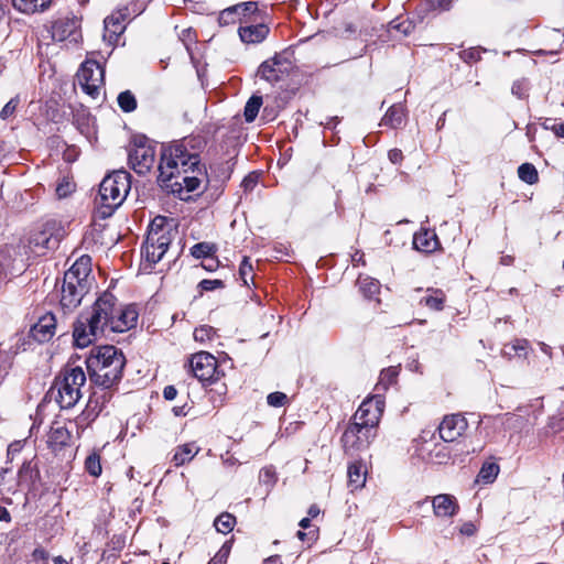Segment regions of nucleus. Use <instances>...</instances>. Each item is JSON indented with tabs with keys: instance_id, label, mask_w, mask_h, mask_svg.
Listing matches in <instances>:
<instances>
[{
	"instance_id": "obj_41",
	"label": "nucleus",
	"mask_w": 564,
	"mask_h": 564,
	"mask_svg": "<svg viewBox=\"0 0 564 564\" xmlns=\"http://www.w3.org/2000/svg\"><path fill=\"white\" fill-rule=\"evenodd\" d=\"M86 471L94 477L100 476L102 468L100 464V456L97 453H91L85 460Z\"/></svg>"
},
{
	"instance_id": "obj_64",
	"label": "nucleus",
	"mask_w": 564,
	"mask_h": 564,
	"mask_svg": "<svg viewBox=\"0 0 564 564\" xmlns=\"http://www.w3.org/2000/svg\"><path fill=\"white\" fill-rule=\"evenodd\" d=\"M262 564H282L281 556L280 555H272L269 556L263 561Z\"/></svg>"
},
{
	"instance_id": "obj_35",
	"label": "nucleus",
	"mask_w": 564,
	"mask_h": 564,
	"mask_svg": "<svg viewBox=\"0 0 564 564\" xmlns=\"http://www.w3.org/2000/svg\"><path fill=\"white\" fill-rule=\"evenodd\" d=\"M217 247L210 242H198L191 248V254L196 259L215 256Z\"/></svg>"
},
{
	"instance_id": "obj_24",
	"label": "nucleus",
	"mask_w": 564,
	"mask_h": 564,
	"mask_svg": "<svg viewBox=\"0 0 564 564\" xmlns=\"http://www.w3.org/2000/svg\"><path fill=\"white\" fill-rule=\"evenodd\" d=\"M446 301L445 293L440 289H427L426 294L421 297L420 304L432 311H442Z\"/></svg>"
},
{
	"instance_id": "obj_5",
	"label": "nucleus",
	"mask_w": 564,
	"mask_h": 564,
	"mask_svg": "<svg viewBox=\"0 0 564 564\" xmlns=\"http://www.w3.org/2000/svg\"><path fill=\"white\" fill-rule=\"evenodd\" d=\"M176 235L177 227L173 218L156 216L151 221L143 247L145 261L150 267L162 260Z\"/></svg>"
},
{
	"instance_id": "obj_2",
	"label": "nucleus",
	"mask_w": 564,
	"mask_h": 564,
	"mask_svg": "<svg viewBox=\"0 0 564 564\" xmlns=\"http://www.w3.org/2000/svg\"><path fill=\"white\" fill-rule=\"evenodd\" d=\"M117 297L106 291L99 295L93 306L82 312L74 323L73 338L78 348H85L98 338L111 333L112 314L116 312Z\"/></svg>"
},
{
	"instance_id": "obj_19",
	"label": "nucleus",
	"mask_w": 564,
	"mask_h": 564,
	"mask_svg": "<svg viewBox=\"0 0 564 564\" xmlns=\"http://www.w3.org/2000/svg\"><path fill=\"white\" fill-rule=\"evenodd\" d=\"M432 506L434 516L438 518L454 517L459 510L456 498L448 494L435 496L432 499Z\"/></svg>"
},
{
	"instance_id": "obj_33",
	"label": "nucleus",
	"mask_w": 564,
	"mask_h": 564,
	"mask_svg": "<svg viewBox=\"0 0 564 564\" xmlns=\"http://www.w3.org/2000/svg\"><path fill=\"white\" fill-rule=\"evenodd\" d=\"M518 176L527 184L533 185L539 181V174L535 166L531 163H523L518 167Z\"/></svg>"
},
{
	"instance_id": "obj_23",
	"label": "nucleus",
	"mask_w": 564,
	"mask_h": 564,
	"mask_svg": "<svg viewBox=\"0 0 564 564\" xmlns=\"http://www.w3.org/2000/svg\"><path fill=\"white\" fill-rule=\"evenodd\" d=\"M405 117L404 107L401 104L392 105L381 119L380 126L397 129L402 126Z\"/></svg>"
},
{
	"instance_id": "obj_57",
	"label": "nucleus",
	"mask_w": 564,
	"mask_h": 564,
	"mask_svg": "<svg viewBox=\"0 0 564 564\" xmlns=\"http://www.w3.org/2000/svg\"><path fill=\"white\" fill-rule=\"evenodd\" d=\"M546 129H551L557 137L564 138V123H553L552 126H545Z\"/></svg>"
},
{
	"instance_id": "obj_26",
	"label": "nucleus",
	"mask_w": 564,
	"mask_h": 564,
	"mask_svg": "<svg viewBox=\"0 0 564 564\" xmlns=\"http://www.w3.org/2000/svg\"><path fill=\"white\" fill-rule=\"evenodd\" d=\"M104 39L109 43L116 42L118 36L123 32L124 25L119 17L110 15L105 19Z\"/></svg>"
},
{
	"instance_id": "obj_7",
	"label": "nucleus",
	"mask_w": 564,
	"mask_h": 564,
	"mask_svg": "<svg viewBox=\"0 0 564 564\" xmlns=\"http://www.w3.org/2000/svg\"><path fill=\"white\" fill-rule=\"evenodd\" d=\"M65 235L66 229L63 223L51 218L33 230L29 245L33 252L44 254L47 250L56 249Z\"/></svg>"
},
{
	"instance_id": "obj_49",
	"label": "nucleus",
	"mask_w": 564,
	"mask_h": 564,
	"mask_svg": "<svg viewBox=\"0 0 564 564\" xmlns=\"http://www.w3.org/2000/svg\"><path fill=\"white\" fill-rule=\"evenodd\" d=\"M11 362L8 354H0V382L9 373Z\"/></svg>"
},
{
	"instance_id": "obj_15",
	"label": "nucleus",
	"mask_w": 564,
	"mask_h": 564,
	"mask_svg": "<svg viewBox=\"0 0 564 564\" xmlns=\"http://www.w3.org/2000/svg\"><path fill=\"white\" fill-rule=\"evenodd\" d=\"M79 28V20L75 15L62 17L52 24V39L57 42L77 43L82 36Z\"/></svg>"
},
{
	"instance_id": "obj_12",
	"label": "nucleus",
	"mask_w": 564,
	"mask_h": 564,
	"mask_svg": "<svg viewBox=\"0 0 564 564\" xmlns=\"http://www.w3.org/2000/svg\"><path fill=\"white\" fill-rule=\"evenodd\" d=\"M189 367L194 377L202 382L217 383L219 380L217 359L209 352L194 354L189 359Z\"/></svg>"
},
{
	"instance_id": "obj_3",
	"label": "nucleus",
	"mask_w": 564,
	"mask_h": 564,
	"mask_svg": "<svg viewBox=\"0 0 564 564\" xmlns=\"http://www.w3.org/2000/svg\"><path fill=\"white\" fill-rule=\"evenodd\" d=\"M85 364L90 382L110 389L122 378L126 357L117 347L106 345L93 348Z\"/></svg>"
},
{
	"instance_id": "obj_56",
	"label": "nucleus",
	"mask_w": 564,
	"mask_h": 564,
	"mask_svg": "<svg viewBox=\"0 0 564 564\" xmlns=\"http://www.w3.org/2000/svg\"><path fill=\"white\" fill-rule=\"evenodd\" d=\"M459 531L462 534L470 536L476 532V527L471 522H466L460 527Z\"/></svg>"
},
{
	"instance_id": "obj_1",
	"label": "nucleus",
	"mask_w": 564,
	"mask_h": 564,
	"mask_svg": "<svg viewBox=\"0 0 564 564\" xmlns=\"http://www.w3.org/2000/svg\"><path fill=\"white\" fill-rule=\"evenodd\" d=\"M206 142L200 135H191L163 145L159 163L158 182L177 193H192L200 187L205 175L199 154Z\"/></svg>"
},
{
	"instance_id": "obj_47",
	"label": "nucleus",
	"mask_w": 564,
	"mask_h": 564,
	"mask_svg": "<svg viewBox=\"0 0 564 564\" xmlns=\"http://www.w3.org/2000/svg\"><path fill=\"white\" fill-rule=\"evenodd\" d=\"M198 286L202 289V291H214L216 289H223L225 286L224 282L221 280L215 279V280H202L198 284Z\"/></svg>"
},
{
	"instance_id": "obj_9",
	"label": "nucleus",
	"mask_w": 564,
	"mask_h": 564,
	"mask_svg": "<svg viewBox=\"0 0 564 564\" xmlns=\"http://www.w3.org/2000/svg\"><path fill=\"white\" fill-rule=\"evenodd\" d=\"M377 436V427L371 424H359L351 421L346 427L341 436L343 446L346 453L354 454L356 452L368 448L370 443Z\"/></svg>"
},
{
	"instance_id": "obj_4",
	"label": "nucleus",
	"mask_w": 564,
	"mask_h": 564,
	"mask_svg": "<svg viewBox=\"0 0 564 564\" xmlns=\"http://www.w3.org/2000/svg\"><path fill=\"white\" fill-rule=\"evenodd\" d=\"M86 375L82 367L66 366L55 377L47 395L55 400L62 410L74 408L83 397Z\"/></svg>"
},
{
	"instance_id": "obj_51",
	"label": "nucleus",
	"mask_w": 564,
	"mask_h": 564,
	"mask_svg": "<svg viewBox=\"0 0 564 564\" xmlns=\"http://www.w3.org/2000/svg\"><path fill=\"white\" fill-rule=\"evenodd\" d=\"M23 441H14L8 446V458L13 459V457L19 454L23 448Z\"/></svg>"
},
{
	"instance_id": "obj_32",
	"label": "nucleus",
	"mask_w": 564,
	"mask_h": 564,
	"mask_svg": "<svg viewBox=\"0 0 564 564\" xmlns=\"http://www.w3.org/2000/svg\"><path fill=\"white\" fill-rule=\"evenodd\" d=\"M261 106H262V97L261 96L253 95L248 99V101L245 106V111H243V116H245V119L247 122H252L257 118Z\"/></svg>"
},
{
	"instance_id": "obj_10",
	"label": "nucleus",
	"mask_w": 564,
	"mask_h": 564,
	"mask_svg": "<svg viewBox=\"0 0 564 564\" xmlns=\"http://www.w3.org/2000/svg\"><path fill=\"white\" fill-rule=\"evenodd\" d=\"M77 80L82 89L96 99L104 86L105 69L94 59H86L77 72Z\"/></svg>"
},
{
	"instance_id": "obj_18",
	"label": "nucleus",
	"mask_w": 564,
	"mask_h": 564,
	"mask_svg": "<svg viewBox=\"0 0 564 564\" xmlns=\"http://www.w3.org/2000/svg\"><path fill=\"white\" fill-rule=\"evenodd\" d=\"M56 330V317L52 313H46L41 316L37 322L31 328L32 337L44 343L50 340Z\"/></svg>"
},
{
	"instance_id": "obj_63",
	"label": "nucleus",
	"mask_w": 564,
	"mask_h": 564,
	"mask_svg": "<svg viewBox=\"0 0 564 564\" xmlns=\"http://www.w3.org/2000/svg\"><path fill=\"white\" fill-rule=\"evenodd\" d=\"M91 404L93 401L89 400L88 405L82 415H86L87 417H89L91 414H94V419L97 416L98 412L95 411L96 406L91 408Z\"/></svg>"
},
{
	"instance_id": "obj_42",
	"label": "nucleus",
	"mask_w": 564,
	"mask_h": 564,
	"mask_svg": "<svg viewBox=\"0 0 564 564\" xmlns=\"http://www.w3.org/2000/svg\"><path fill=\"white\" fill-rule=\"evenodd\" d=\"M399 371L395 367L383 369L380 373L379 384L387 389L390 384L395 382Z\"/></svg>"
},
{
	"instance_id": "obj_43",
	"label": "nucleus",
	"mask_w": 564,
	"mask_h": 564,
	"mask_svg": "<svg viewBox=\"0 0 564 564\" xmlns=\"http://www.w3.org/2000/svg\"><path fill=\"white\" fill-rule=\"evenodd\" d=\"M252 264L248 257H243L240 267H239V275L243 282L245 285H248L249 279L252 280L253 276L251 275L252 272Z\"/></svg>"
},
{
	"instance_id": "obj_29",
	"label": "nucleus",
	"mask_w": 564,
	"mask_h": 564,
	"mask_svg": "<svg viewBox=\"0 0 564 564\" xmlns=\"http://www.w3.org/2000/svg\"><path fill=\"white\" fill-rule=\"evenodd\" d=\"M360 292L367 297L371 299L379 293L380 283L378 280L370 276H359L357 280Z\"/></svg>"
},
{
	"instance_id": "obj_37",
	"label": "nucleus",
	"mask_w": 564,
	"mask_h": 564,
	"mask_svg": "<svg viewBox=\"0 0 564 564\" xmlns=\"http://www.w3.org/2000/svg\"><path fill=\"white\" fill-rule=\"evenodd\" d=\"M240 13L235 6L228 7L224 9L218 17L219 25L226 26L230 24H235L236 22L240 21Z\"/></svg>"
},
{
	"instance_id": "obj_28",
	"label": "nucleus",
	"mask_w": 564,
	"mask_h": 564,
	"mask_svg": "<svg viewBox=\"0 0 564 564\" xmlns=\"http://www.w3.org/2000/svg\"><path fill=\"white\" fill-rule=\"evenodd\" d=\"M52 0H12L13 7L24 13L44 11Z\"/></svg>"
},
{
	"instance_id": "obj_21",
	"label": "nucleus",
	"mask_w": 564,
	"mask_h": 564,
	"mask_svg": "<svg viewBox=\"0 0 564 564\" xmlns=\"http://www.w3.org/2000/svg\"><path fill=\"white\" fill-rule=\"evenodd\" d=\"M239 36L242 42L256 44L262 42L269 34V28L265 24H254L239 28Z\"/></svg>"
},
{
	"instance_id": "obj_20",
	"label": "nucleus",
	"mask_w": 564,
	"mask_h": 564,
	"mask_svg": "<svg viewBox=\"0 0 564 564\" xmlns=\"http://www.w3.org/2000/svg\"><path fill=\"white\" fill-rule=\"evenodd\" d=\"M413 246L421 252L431 253L437 250L441 243L434 230L422 228L414 235Z\"/></svg>"
},
{
	"instance_id": "obj_54",
	"label": "nucleus",
	"mask_w": 564,
	"mask_h": 564,
	"mask_svg": "<svg viewBox=\"0 0 564 564\" xmlns=\"http://www.w3.org/2000/svg\"><path fill=\"white\" fill-rule=\"evenodd\" d=\"M206 261L203 263V268L207 271H214L218 268L219 261L214 257L205 258Z\"/></svg>"
},
{
	"instance_id": "obj_38",
	"label": "nucleus",
	"mask_w": 564,
	"mask_h": 564,
	"mask_svg": "<svg viewBox=\"0 0 564 564\" xmlns=\"http://www.w3.org/2000/svg\"><path fill=\"white\" fill-rule=\"evenodd\" d=\"M193 336L196 341L205 344L214 340L217 336V332L209 325H202L195 328Z\"/></svg>"
},
{
	"instance_id": "obj_59",
	"label": "nucleus",
	"mask_w": 564,
	"mask_h": 564,
	"mask_svg": "<svg viewBox=\"0 0 564 564\" xmlns=\"http://www.w3.org/2000/svg\"><path fill=\"white\" fill-rule=\"evenodd\" d=\"M69 183H66V184H59L56 188V193L59 197H65L69 192H70V188H69Z\"/></svg>"
},
{
	"instance_id": "obj_39",
	"label": "nucleus",
	"mask_w": 564,
	"mask_h": 564,
	"mask_svg": "<svg viewBox=\"0 0 564 564\" xmlns=\"http://www.w3.org/2000/svg\"><path fill=\"white\" fill-rule=\"evenodd\" d=\"M348 479L350 486H352L354 489H357L365 484V473L361 470V466L358 464H351L348 467Z\"/></svg>"
},
{
	"instance_id": "obj_14",
	"label": "nucleus",
	"mask_w": 564,
	"mask_h": 564,
	"mask_svg": "<svg viewBox=\"0 0 564 564\" xmlns=\"http://www.w3.org/2000/svg\"><path fill=\"white\" fill-rule=\"evenodd\" d=\"M88 290L89 283H82L75 280L73 274L64 275L61 290V306L67 311L75 310L82 303Z\"/></svg>"
},
{
	"instance_id": "obj_62",
	"label": "nucleus",
	"mask_w": 564,
	"mask_h": 564,
	"mask_svg": "<svg viewBox=\"0 0 564 564\" xmlns=\"http://www.w3.org/2000/svg\"><path fill=\"white\" fill-rule=\"evenodd\" d=\"M0 521L10 522L11 516L7 508L0 505Z\"/></svg>"
},
{
	"instance_id": "obj_16",
	"label": "nucleus",
	"mask_w": 564,
	"mask_h": 564,
	"mask_svg": "<svg viewBox=\"0 0 564 564\" xmlns=\"http://www.w3.org/2000/svg\"><path fill=\"white\" fill-rule=\"evenodd\" d=\"M468 427L467 420L462 414L446 415L440 424V436L445 442H454L460 437Z\"/></svg>"
},
{
	"instance_id": "obj_17",
	"label": "nucleus",
	"mask_w": 564,
	"mask_h": 564,
	"mask_svg": "<svg viewBox=\"0 0 564 564\" xmlns=\"http://www.w3.org/2000/svg\"><path fill=\"white\" fill-rule=\"evenodd\" d=\"M138 311L134 305L118 306L116 303V312L112 314L111 333H123L137 325Z\"/></svg>"
},
{
	"instance_id": "obj_52",
	"label": "nucleus",
	"mask_w": 564,
	"mask_h": 564,
	"mask_svg": "<svg viewBox=\"0 0 564 564\" xmlns=\"http://www.w3.org/2000/svg\"><path fill=\"white\" fill-rule=\"evenodd\" d=\"M431 8L440 10H448L451 8L452 0H429Z\"/></svg>"
},
{
	"instance_id": "obj_13",
	"label": "nucleus",
	"mask_w": 564,
	"mask_h": 564,
	"mask_svg": "<svg viewBox=\"0 0 564 564\" xmlns=\"http://www.w3.org/2000/svg\"><path fill=\"white\" fill-rule=\"evenodd\" d=\"M384 410V399L380 394L369 397L362 401L351 417V421L359 424H371L378 427Z\"/></svg>"
},
{
	"instance_id": "obj_27",
	"label": "nucleus",
	"mask_w": 564,
	"mask_h": 564,
	"mask_svg": "<svg viewBox=\"0 0 564 564\" xmlns=\"http://www.w3.org/2000/svg\"><path fill=\"white\" fill-rule=\"evenodd\" d=\"M199 452V447L194 444H184L178 446L173 455L172 462L175 466H182L187 462H191Z\"/></svg>"
},
{
	"instance_id": "obj_11",
	"label": "nucleus",
	"mask_w": 564,
	"mask_h": 564,
	"mask_svg": "<svg viewBox=\"0 0 564 564\" xmlns=\"http://www.w3.org/2000/svg\"><path fill=\"white\" fill-rule=\"evenodd\" d=\"M292 68L293 65L288 54L278 53L259 66L257 75L270 84H275L289 76Z\"/></svg>"
},
{
	"instance_id": "obj_55",
	"label": "nucleus",
	"mask_w": 564,
	"mask_h": 564,
	"mask_svg": "<svg viewBox=\"0 0 564 564\" xmlns=\"http://www.w3.org/2000/svg\"><path fill=\"white\" fill-rule=\"evenodd\" d=\"M177 395V390L174 386H166L163 390V397L166 400H174Z\"/></svg>"
},
{
	"instance_id": "obj_53",
	"label": "nucleus",
	"mask_w": 564,
	"mask_h": 564,
	"mask_svg": "<svg viewBox=\"0 0 564 564\" xmlns=\"http://www.w3.org/2000/svg\"><path fill=\"white\" fill-rule=\"evenodd\" d=\"M388 158L393 164H399L403 160V154L400 149H392L389 151Z\"/></svg>"
},
{
	"instance_id": "obj_30",
	"label": "nucleus",
	"mask_w": 564,
	"mask_h": 564,
	"mask_svg": "<svg viewBox=\"0 0 564 564\" xmlns=\"http://www.w3.org/2000/svg\"><path fill=\"white\" fill-rule=\"evenodd\" d=\"M530 343L527 339H516L511 344H507L503 347V355L512 357H527Z\"/></svg>"
},
{
	"instance_id": "obj_58",
	"label": "nucleus",
	"mask_w": 564,
	"mask_h": 564,
	"mask_svg": "<svg viewBox=\"0 0 564 564\" xmlns=\"http://www.w3.org/2000/svg\"><path fill=\"white\" fill-rule=\"evenodd\" d=\"M512 94L521 98L523 96V83L522 82H516L512 85Z\"/></svg>"
},
{
	"instance_id": "obj_46",
	"label": "nucleus",
	"mask_w": 564,
	"mask_h": 564,
	"mask_svg": "<svg viewBox=\"0 0 564 564\" xmlns=\"http://www.w3.org/2000/svg\"><path fill=\"white\" fill-rule=\"evenodd\" d=\"M20 104V98L17 96V97H13L11 98L6 105L4 107L2 108L1 112H0V117L1 119L6 120L8 119L9 117H11L15 110H17V107L19 106Z\"/></svg>"
},
{
	"instance_id": "obj_34",
	"label": "nucleus",
	"mask_w": 564,
	"mask_h": 564,
	"mask_svg": "<svg viewBox=\"0 0 564 564\" xmlns=\"http://www.w3.org/2000/svg\"><path fill=\"white\" fill-rule=\"evenodd\" d=\"M235 524L236 518L228 512H224L220 516H218L214 522L216 530L224 534L231 532Z\"/></svg>"
},
{
	"instance_id": "obj_8",
	"label": "nucleus",
	"mask_w": 564,
	"mask_h": 564,
	"mask_svg": "<svg viewBox=\"0 0 564 564\" xmlns=\"http://www.w3.org/2000/svg\"><path fill=\"white\" fill-rule=\"evenodd\" d=\"M128 160L135 173L144 175L155 162V148L148 138L135 137L130 145Z\"/></svg>"
},
{
	"instance_id": "obj_44",
	"label": "nucleus",
	"mask_w": 564,
	"mask_h": 564,
	"mask_svg": "<svg viewBox=\"0 0 564 564\" xmlns=\"http://www.w3.org/2000/svg\"><path fill=\"white\" fill-rule=\"evenodd\" d=\"M459 56L465 63L470 64V63L478 62L481 58V51L476 47H470V48L462 51L459 53Z\"/></svg>"
},
{
	"instance_id": "obj_36",
	"label": "nucleus",
	"mask_w": 564,
	"mask_h": 564,
	"mask_svg": "<svg viewBox=\"0 0 564 564\" xmlns=\"http://www.w3.org/2000/svg\"><path fill=\"white\" fill-rule=\"evenodd\" d=\"M499 469V465L496 463L484 464L478 474V481L484 484L492 482L497 478Z\"/></svg>"
},
{
	"instance_id": "obj_40",
	"label": "nucleus",
	"mask_w": 564,
	"mask_h": 564,
	"mask_svg": "<svg viewBox=\"0 0 564 564\" xmlns=\"http://www.w3.org/2000/svg\"><path fill=\"white\" fill-rule=\"evenodd\" d=\"M118 105L124 112H131L137 108V99L130 90H126L119 94Z\"/></svg>"
},
{
	"instance_id": "obj_60",
	"label": "nucleus",
	"mask_w": 564,
	"mask_h": 564,
	"mask_svg": "<svg viewBox=\"0 0 564 564\" xmlns=\"http://www.w3.org/2000/svg\"><path fill=\"white\" fill-rule=\"evenodd\" d=\"M64 435H65V432L62 429H56L55 431H53L51 437L53 440H55L56 442H59L61 444H64L65 443Z\"/></svg>"
},
{
	"instance_id": "obj_31",
	"label": "nucleus",
	"mask_w": 564,
	"mask_h": 564,
	"mask_svg": "<svg viewBox=\"0 0 564 564\" xmlns=\"http://www.w3.org/2000/svg\"><path fill=\"white\" fill-rule=\"evenodd\" d=\"M37 477V470L32 465V462H24L18 471V482L19 485L30 486L34 482Z\"/></svg>"
},
{
	"instance_id": "obj_45",
	"label": "nucleus",
	"mask_w": 564,
	"mask_h": 564,
	"mask_svg": "<svg viewBox=\"0 0 564 564\" xmlns=\"http://www.w3.org/2000/svg\"><path fill=\"white\" fill-rule=\"evenodd\" d=\"M267 402L270 406L281 408L286 404L288 397L283 392H272L267 397Z\"/></svg>"
},
{
	"instance_id": "obj_6",
	"label": "nucleus",
	"mask_w": 564,
	"mask_h": 564,
	"mask_svg": "<svg viewBox=\"0 0 564 564\" xmlns=\"http://www.w3.org/2000/svg\"><path fill=\"white\" fill-rule=\"evenodd\" d=\"M130 174L118 170L107 175L99 185V196L104 217L110 216L126 199L130 188Z\"/></svg>"
},
{
	"instance_id": "obj_25",
	"label": "nucleus",
	"mask_w": 564,
	"mask_h": 564,
	"mask_svg": "<svg viewBox=\"0 0 564 564\" xmlns=\"http://www.w3.org/2000/svg\"><path fill=\"white\" fill-rule=\"evenodd\" d=\"M90 273V258L88 256L82 257L77 260L64 275L73 274L75 280L79 282L89 283L88 278Z\"/></svg>"
},
{
	"instance_id": "obj_22",
	"label": "nucleus",
	"mask_w": 564,
	"mask_h": 564,
	"mask_svg": "<svg viewBox=\"0 0 564 564\" xmlns=\"http://www.w3.org/2000/svg\"><path fill=\"white\" fill-rule=\"evenodd\" d=\"M414 30V24L408 18H397L388 23L387 32L390 37L400 40L410 35Z\"/></svg>"
},
{
	"instance_id": "obj_61",
	"label": "nucleus",
	"mask_w": 564,
	"mask_h": 564,
	"mask_svg": "<svg viewBox=\"0 0 564 564\" xmlns=\"http://www.w3.org/2000/svg\"><path fill=\"white\" fill-rule=\"evenodd\" d=\"M172 411L175 416H185L187 414V406L186 404L182 406H174Z\"/></svg>"
},
{
	"instance_id": "obj_50",
	"label": "nucleus",
	"mask_w": 564,
	"mask_h": 564,
	"mask_svg": "<svg viewBox=\"0 0 564 564\" xmlns=\"http://www.w3.org/2000/svg\"><path fill=\"white\" fill-rule=\"evenodd\" d=\"M257 184L258 175L256 173H250L243 178L241 186L243 187L245 192H249L252 191Z\"/></svg>"
},
{
	"instance_id": "obj_48",
	"label": "nucleus",
	"mask_w": 564,
	"mask_h": 564,
	"mask_svg": "<svg viewBox=\"0 0 564 564\" xmlns=\"http://www.w3.org/2000/svg\"><path fill=\"white\" fill-rule=\"evenodd\" d=\"M236 7L240 13V18L242 15L254 13L258 10V4L253 1L241 2L236 4Z\"/></svg>"
}]
</instances>
